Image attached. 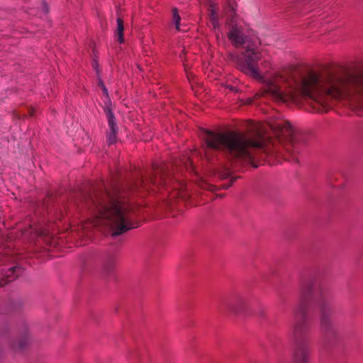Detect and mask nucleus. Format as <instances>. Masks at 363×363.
Returning <instances> with one entry per match:
<instances>
[{
  "label": "nucleus",
  "instance_id": "27",
  "mask_svg": "<svg viewBox=\"0 0 363 363\" xmlns=\"http://www.w3.org/2000/svg\"><path fill=\"white\" fill-rule=\"evenodd\" d=\"M258 315L261 317H264V315H265L264 312L262 310H260Z\"/></svg>",
  "mask_w": 363,
  "mask_h": 363
},
{
  "label": "nucleus",
  "instance_id": "7",
  "mask_svg": "<svg viewBox=\"0 0 363 363\" xmlns=\"http://www.w3.org/2000/svg\"><path fill=\"white\" fill-rule=\"evenodd\" d=\"M237 4L235 0H225L223 11L220 13L215 5H211L209 9V16L211 18V23H218L220 19H225V23H238L243 21L242 18L236 13Z\"/></svg>",
  "mask_w": 363,
  "mask_h": 363
},
{
  "label": "nucleus",
  "instance_id": "14",
  "mask_svg": "<svg viewBox=\"0 0 363 363\" xmlns=\"http://www.w3.org/2000/svg\"><path fill=\"white\" fill-rule=\"evenodd\" d=\"M116 258L113 256L108 257L104 262L102 265L103 273L108 276L111 274L116 267Z\"/></svg>",
  "mask_w": 363,
  "mask_h": 363
},
{
  "label": "nucleus",
  "instance_id": "13",
  "mask_svg": "<svg viewBox=\"0 0 363 363\" xmlns=\"http://www.w3.org/2000/svg\"><path fill=\"white\" fill-rule=\"evenodd\" d=\"M21 273V268L19 267L15 266L9 268L8 269V272L6 274V281L4 279H2L0 281V286H4L7 283L12 281L14 280L16 277H18L20 274Z\"/></svg>",
  "mask_w": 363,
  "mask_h": 363
},
{
  "label": "nucleus",
  "instance_id": "21",
  "mask_svg": "<svg viewBox=\"0 0 363 363\" xmlns=\"http://www.w3.org/2000/svg\"><path fill=\"white\" fill-rule=\"evenodd\" d=\"M27 111H28V114L29 116H34V112H35V110L32 107H29L27 108Z\"/></svg>",
  "mask_w": 363,
  "mask_h": 363
},
{
  "label": "nucleus",
  "instance_id": "22",
  "mask_svg": "<svg viewBox=\"0 0 363 363\" xmlns=\"http://www.w3.org/2000/svg\"><path fill=\"white\" fill-rule=\"evenodd\" d=\"M37 233L40 236H46L48 235V233L46 232V230H38Z\"/></svg>",
  "mask_w": 363,
  "mask_h": 363
},
{
  "label": "nucleus",
  "instance_id": "18",
  "mask_svg": "<svg viewBox=\"0 0 363 363\" xmlns=\"http://www.w3.org/2000/svg\"><path fill=\"white\" fill-rule=\"evenodd\" d=\"M40 9L45 16L49 13L50 6L46 0H42L41 6L40 7Z\"/></svg>",
  "mask_w": 363,
  "mask_h": 363
},
{
  "label": "nucleus",
  "instance_id": "6",
  "mask_svg": "<svg viewBox=\"0 0 363 363\" xmlns=\"http://www.w3.org/2000/svg\"><path fill=\"white\" fill-rule=\"evenodd\" d=\"M169 177V173L163 169L156 168L154 172L147 177H141L131 186V189L148 190L152 186L164 187L167 190L170 188L166 177Z\"/></svg>",
  "mask_w": 363,
  "mask_h": 363
},
{
  "label": "nucleus",
  "instance_id": "26",
  "mask_svg": "<svg viewBox=\"0 0 363 363\" xmlns=\"http://www.w3.org/2000/svg\"><path fill=\"white\" fill-rule=\"evenodd\" d=\"M98 84H99V86H100L101 89H104V87H106L104 84V82H103V81L101 80V79L99 80Z\"/></svg>",
  "mask_w": 363,
  "mask_h": 363
},
{
  "label": "nucleus",
  "instance_id": "4",
  "mask_svg": "<svg viewBox=\"0 0 363 363\" xmlns=\"http://www.w3.org/2000/svg\"><path fill=\"white\" fill-rule=\"evenodd\" d=\"M261 60V54L257 50V43L252 42L242 48L240 56H236L235 60L240 69L257 79L262 82L265 86L264 94L278 103H286L290 100H296L298 96L311 99L315 111L316 101L313 94L304 93L301 79L314 72L300 73L294 72L291 74L262 76L259 72L258 62Z\"/></svg>",
  "mask_w": 363,
  "mask_h": 363
},
{
  "label": "nucleus",
  "instance_id": "9",
  "mask_svg": "<svg viewBox=\"0 0 363 363\" xmlns=\"http://www.w3.org/2000/svg\"><path fill=\"white\" fill-rule=\"evenodd\" d=\"M228 37L236 48H244L253 40L246 34L241 24H231L228 28Z\"/></svg>",
  "mask_w": 363,
  "mask_h": 363
},
{
  "label": "nucleus",
  "instance_id": "25",
  "mask_svg": "<svg viewBox=\"0 0 363 363\" xmlns=\"http://www.w3.org/2000/svg\"><path fill=\"white\" fill-rule=\"evenodd\" d=\"M116 23H123V19L121 17H120L119 16H118V17L116 18Z\"/></svg>",
  "mask_w": 363,
  "mask_h": 363
},
{
  "label": "nucleus",
  "instance_id": "8",
  "mask_svg": "<svg viewBox=\"0 0 363 363\" xmlns=\"http://www.w3.org/2000/svg\"><path fill=\"white\" fill-rule=\"evenodd\" d=\"M247 306V299L240 295H234L228 299L223 300L218 307L220 313L240 314L242 313Z\"/></svg>",
  "mask_w": 363,
  "mask_h": 363
},
{
  "label": "nucleus",
  "instance_id": "5",
  "mask_svg": "<svg viewBox=\"0 0 363 363\" xmlns=\"http://www.w3.org/2000/svg\"><path fill=\"white\" fill-rule=\"evenodd\" d=\"M301 80L304 93L315 97L316 112H327L333 100L363 105V74L324 72L311 74Z\"/></svg>",
  "mask_w": 363,
  "mask_h": 363
},
{
  "label": "nucleus",
  "instance_id": "11",
  "mask_svg": "<svg viewBox=\"0 0 363 363\" xmlns=\"http://www.w3.org/2000/svg\"><path fill=\"white\" fill-rule=\"evenodd\" d=\"M104 111L107 117L108 125V130L106 133V140L107 143L109 145H111L115 143L117 140V133L118 131V127L116 123V118L111 108L106 107L104 109Z\"/></svg>",
  "mask_w": 363,
  "mask_h": 363
},
{
  "label": "nucleus",
  "instance_id": "15",
  "mask_svg": "<svg viewBox=\"0 0 363 363\" xmlns=\"http://www.w3.org/2000/svg\"><path fill=\"white\" fill-rule=\"evenodd\" d=\"M216 174L218 177L221 179H227L228 177L231 176L230 170L228 168L224 167L219 168L217 170Z\"/></svg>",
  "mask_w": 363,
  "mask_h": 363
},
{
  "label": "nucleus",
  "instance_id": "16",
  "mask_svg": "<svg viewBox=\"0 0 363 363\" xmlns=\"http://www.w3.org/2000/svg\"><path fill=\"white\" fill-rule=\"evenodd\" d=\"M117 29L116 30V36L117 38V40L120 43H123L124 42V38H123V32H124V24H117Z\"/></svg>",
  "mask_w": 363,
  "mask_h": 363
},
{
  "label": "nucleus",
  "instance_id": "19",
  "mask_svg": "<svg viewBox=\"0 0 363 363\" xmlns=\"http://www.w3.org/2000/svg\"><path fill=\"white\" fill-rule=\"evenodd\" d=\"M184 167L188 171L193 170L192 162L190 161L189 158H186L184 161H182Z\"/></svg>",
  "mask_w": 363,
  "mask_h": 363
},
{
  "label": "nucleus",
  "instance_id": "10",
  "mask_svg": "<svg viewBox=\"0 0 363 363\" xmlns=\"http://www.w3.org/2000/svg\"><path fill=\"white\" fill-rule=\"evenodd\" d=\"M181 163V161L177 162L175 164V169L170 170L169 167H161L160 169H165L168 171L169 173V177H166V181L169 186L173 185L172 191L171 192L170 196L174 198L175 196H179L181 198H184L185 196L183 190L184 189V184L183 182L180 179V175L177 172H178V164Z\"/></svg>",
  "mask_w": 363,
  "mask_h": 363
},
{
  "label": "nucleus",
  "instance_id": "2",
  "mask_svg": "<svg viewBox=\"0 0 363 363\" xmlns=\"http://www.w3.org/2000/svg\"><path fill=\"white\" fill-rule=\"evenodd\" d=\"M313 298L319 311L320 330L327 339L335 336L333 315L335 306L333 296L328 287L315 279L304 281L299 289V300L294 308V321L291 326L295 349L292 363H309L311 347L306 333L309 329L307 319L308 306Z\"/></svg>",
  "mask_w": 363,
  "mask_h": 363
},
{
  "label": "nucleus",
  "instance_id": "23",
  "mask_svg": "<svg viewBox=\"0 0 363 363\" xmlns=\"http://www.w3.org/2000/svg\"><path fill=\"white\" fill-rule=\"evenodd\" d=\"M186 24H179V23H177L175 24V28L177 31H180L182 30L181 27L182 26H185Z\"/></svg>",
  "mask_w": 363,
  "mask_h": 363
},
{
  "label": "nucleus",
  "instance_id": "20",
  "mask_svg": "<svg viewBox=\"0 0 363 363\" xmlns=\"http://www.w3.org/2000/svg\"><path fill=\"white\" fill-rule=\"evenodd\" d=\"M235 180H236V177H231L229 182H228L227 184H222V187L223 189L229 188L233 184V182Z\"/></svg>",
  "mask_w": 363,
  "mask_h": 363
},
{
  "label": "nucleus",
  "instance_id": "3",
  "mask_svg": "<svg viewBox=\"0 0 363 363\" xmlns=\"http://www.w3.org/2000/svg\"><path fill=\"white\" fill-rule=\"evenodd\" d=\"M125 189L116 183H101L86 199L94 226L106 227L113 236L134 228L133 209L125 196Z\"/></svg>",
  "mask_w": 363,
  "mask_h": 363
},
{
  "label": "nucleus",
  "instance_id": "17",
  "mask_svg": "<svg viewBox=\"0 0 363 363\" xmlns=\"http://www.w3.org/2000/svg\"><path fill=\"white\" fill-rule=\"evenodd\" d=\"M182 18L179 16V11L177 8H173L172 11V22L171 23H180Z\"/></svg>",
  "mask_w": 363,
  "mask_h": 363
},
{
  "label": "nucleus",
  "instance_id": "1",
  "mask_svg": "<svg viewBox=\"0 0 363 363\" xmlns=\"http://www.w3.org/2000/svg\"><path fill=\"white\" fill-rule=\"evenodd\" d=\"M252 131V135H247L235 131L216 133L204 130L203 138L206 145V157L209 159V150H219L236 162L252 163L258 152L281 155L285 150L289 154V160L291 158L298 162V141L295 130L288 121L278 119L266 125H256Z\"/></svg>",
  "mask_w": 363,
  "mask_h": 363
},
{
  "label": "nucleus",
  "instance_id": "28",
  "mask_svg": "<svg viewBox=\"0 0 363 363\" xmlns=\"http://www.w3.org/2000/svg\"><path fill=\"white\" fill-rule=\"evenodd\" d=\"M26 116V113H20L18 116L19 118H21V116Z\"/></svg>",
  "mask_w": 363,
  "mask_h": 363
},
{
  "label": "nucleus",
  "instance_id": "12",
  "mask_svg": "<svg viewBox=\"0 0 363 363\" xmlns=\"http://www.w3.org/2000/svg\"><path fill=\"white\" fill-rule=\"evenodd\" d=\"M30 340V335L26 325L20 331V337L18 342H12L11 343V348L15 351L22 350L25 348Z\"/></svg>",
  "mask_w": 363,
  "mask_h": 363
},
{
  "label": "nucleus",
  "instance_id": "24",
  "mask_svg": "<svg viewBox=\"0 0 363 363\" xmlns=\"http://www.w3.org/2000/svg\"><path fill=\"white\" fill-rule=\"evenodd\" d=\"M102 91H103V94L106 96H108V90L106 89V87H104V89H102Z\"/></svg>",
  "mask_w": 363,
  "mask_h": 363
}]
</instances>
